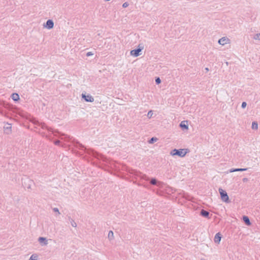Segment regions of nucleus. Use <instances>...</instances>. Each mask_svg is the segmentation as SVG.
Listing matches in <instances>:
<instances>
[{
	"mask_svg": "<svg viewBox=\"0 0 260 260\" xmlns=\"http://www.w3.org/2000/svg\"><path fill=\"white\" fill-rule=\"evenodd\" d=\"M246 106H247V103H246V102H243L242 103L241 108H242V109H244V108H246Z\"/></svg>",
	"mask_w": 260,
	"mask_h": 260,
	"instance_id": "obj_23",
	"label": "nucleus"
},
{
	"mask_svg": "<svg viewBox=\"0 0 260 260\" xmlns=\"http://www.w3.org/2000/svg\"><path fill=\"white\" fill-rule=\"evenodd\" d=\"M201 214L204 217H208L209 214V213L208 211H206L204 210H202L201 212Z\"/></svg>",
	"mask_w": 260,
	"mask_h": 260,
	"instance_id": "obj_15",
	"label": "nucleus"
},
{
	"mask_svg": "<svg viewBox=\"0 0 260 260\" xmlns=\"http://www.w3.org/2000/svg\"><path fill=\"white\" fill-rule=\"evenodd\" d=\"M11 97L12 99L15 102H18L20 100L19 95L17 93H13Z\"/></svg>",
	"mask_w": 260,
	"mask_h": 260,
	"instance_id": "obj_10",
	"label": "nucleus"
},
{
	"mask_svg": "<svg viewBox=\"0 0 260 260\" xmlns=\"http://www.w3.org/2000/svg\"><path fill=\"white\" fill-rule=\"evenodd\" d=\"M251 128L253 129H257L258 128V123L256 121H253L252 122Z\"/></svg>",
	"mask_w": 260,
	"mask_h": 260,
	"instance_id": "obj_14",
	"label": "nucleus"
},
{
	"mask_svg": "<svg viewBox=\"0 0 260 260\" xmlns=\"http://www.w3.org/2000/svg\"><path fill=\"white\" fill-rule=\"evenodd\" d=\"M82 98L86 102H93L94 101V98L89 94L86 95L82 93Z\"/></svg>",
	"mask_w": 260,
	"mask_h": 260,
	"instance_id": "obj_6",
	"label": "nucleus"
},
{
	"mask_svg": "<svg viewBox=\"0 0 260 260\" xmlns=\"http://www.w3.org/2000/svg\"><path fill=\"white\" fill-rule=\"evenodd\" d=\"M53 210H54V211L55 212H58V213H59V211H58V209H57V208H54V209H53Z\"/></svg>",
	"mask_w": 260,
	"mask_h": 260,
	"instance_id": "obj_29",
	"label": "nucleus"
},
{
	"mask_svg": "<svg viewBox=\"0 0 260 260\" xmlns=\"http://www.w3.org/2000/svg\"><path fill=\"white\" fill-rule=\"evenodd\" d=\"M188 149H178L176 148L171 150L170 154L172 156L177 155L181 157H183L185 155L189 152Z\"/></svg>",
	"mask_w": 260,
	"mask_h": 260,
	"instance_id": "obj_3",
	"label": "nucleus"
},
{
	"mask_svg": "<svg viewBox=\"0 0 260 260\" xmlns=\"http://www.w3.org/2000/svg\"><path fill=\"white\" fill-rule=\"evenodd\" d=\"M219 192L222 201L228 203L229 202V198L226 192L221 188L219 189Z\"/></svg>",
	"mask_w": 260,
	"mask_h": 260,
	"instance_id": "obj_5",
	"label": "nucleus"
},
{
	"mask_svg": "<svg viewBox=\"0 0 260 260\" xmlns=\"http://www.w3.org/2000/svg\"><path fill=\"white\" fill-rule=\"evenodd\" d=\"M144 49V46L142 44H140L138 47L131 51L130 54L134 57H138L141 55L140 52Z\"/></svg>",
	"mask_w": 260,
	"mask_h": 260,
	"instance_id": "obj_4",
	"label": "nucleus"
},
{
	"mask_svg": "<svg viewBox=\"0 0 260 260\" xmlns=\"http://www.w3.org/2000/svg\"><path fill=\"white\" fill-rule=\"evenodd\" d=\"M12 126L11 124L7 123L4 126V132L7 135H9L11 133Z\"/></svg>",
	"mask_w": 260,
	"mask_h": 260,
	"instance_id": "obj_7",
	"label": "nucleus"
},
{
	"mask_svg": "<svg viewBox=\"0 0 260 260\" xmlns=\"http://www.w3.org/2000/svg\"><path fill=\"white\" fill-rule=\"evenodd\" d=\"M39 241L40 242H42L43 241H45V239L44 238H42V237H40L39 239Z\"/></svg>",
	"mask_w": 260,
	"mask_h": 260,
	"instance_id": "obj_28",
	"label": "nucleus"
},
{
	"mask_svg": "<svg viewBox=\"0 0 260 260\" xmlns=\"http://www.w3.org/2000/svg\"><path fill=\"white\" fill-rule=\"evenodd\" d=\"M38 258V255L36 254H33L31 256L29 260H37Z\"/></svg>",
	"mask_w": 260,
	"mask_h": 260,
	"instance_id": "obj_20",
	"label": "nucleus"
},
{
	"mask_svg": "<svg viewBox=\"0 0 260 260\" xmlns=\"http://www.w3.org/2000/svg\"><path fill=\"white\" fill-rule=\"evenodd\" d=\"M150 182L152 184L154 185L156 183V180H151Z\"/></svg>",
	"mask_w": 260,
	"mask_h": 260,
	"instance_id": "obj_27",
	"label": "nucleus"
},
{
	"mask_svg": "<svg viewBox=\"0 0 260 260\" xmlns=\"http://www.w3.org/2000/svg\"><path fill=\"white\" fill-rule=\"evenodd\" d=\"M243 219L247 225H249L250 224V220L247 216H244Z\"/></svg>",
	"mask_w": 260,
	"mask_h": 260,
	"instance_id": "obj_16",
	"label": "nucleus"
},
{
	"mask_svg": "<svg viewBox=\"0 0 260 260\" xmlns=\"http://www.w3.org/2000/svg\"><path fill=\"white\" fill-rule=\"evenodd\" d=\"M42 129H46L49 132H51L53 135L57 137L66 141L71 142L73 146L77 149L82 150V152H77V154L82 156L83 159L90 162L93 166L108 171L112 173V170L115 171H119L120 165L115 163L113 161L109 160L104 155L98 153L91 149H88L80 143L78 140L73 139L70 136L60 133L55 132L51 128L48 127L45 123H41L40 125Z\"/></svg>",
	"mask_w": 260,
	"mask_h": 260,
	"instance_id": "obj_1",
	"label": "nucleus"
},
{
	"mask_svg": "<svg viewBox=\"0 0 260 260\" xmlns=\"http://www.w3.org/2000/svg\"><path fill=\"white\" fill-rule=\"evenodd\" d=\"M254 39L255 40H260V33L255 35V36L254 37Z\"/></svg>",
	"mask_w": 260,
	"mask_h": 260,
	"instance_id": "obj_22",
	"label": "nucleus"
},
{
	"mask_svg": "<svg viewBox=\"0 0 260 260\" xmlns=\"http://www.w3.org/2000/svg\"><path fill=\"white\" fill-rule=\"evenodd\" d=\"M155 82L156 85H158L161 83V79L159 77H155Z\"/></svg>",
	"mask_w": 260,
	"mask_h": 260,
	"instance_id": "obj_18",
	"label": "nucleus"
},
{
	"mask_svg": "<svg viewBox=\"0 0 260 260\" xmlns=\"http://www.w3.org/2000/svg\"><path fill=\"white\" fill-rule=\"evenodd\" d=\"M122 168L123 170H125L128 176L122 177L121 179H137L138 177H139V179H145L142 176H141V173L139 171L128 168L126 166H122ZM146 179H155V178L151 177L147 178Z\"/></svg>",
	"mask_w": 260,
	"mask_h": 260,
	"instance_id": "obj_2",
	"label": "nucleus"
},
{
	"mask_svg": "<svg viewBox=\"0 0 260 260\" xmlns=\"http://www.w3.org/2000/svg\"><path fill=\"white\" fill-rule=\"evenodd\" d=\"M44 26L48 29H52L54 26L53 21L51 19L47 20Z\"/></svg>",
	"mask_w": 260,
	"mask_h": 260,
	"instance_id": "obj_8",
	"label": "nucleus"
},
{
	"mask_svg": "<svg viewBox=\"0 0 260 260\" xmlns=\"http://www.w3.org/2000/svg\"><path fill=\"white\" fill-rule=\"evenodd\" d=\"M0 114L5 115V112L4 111V110L3 108L2 104H0Z\"/></svg>",
	"mask_w": 260,
	"mask_h": 260,
	"instance_id": "obj_19",
	"label": "nucleus"
},
{
	"mask_svg": "<svg viewBox=\"0 0 260 260\" xmlns=\"http://www.w3.org/2000/svg\"><path fill=\"white\" fill-rule=\"evenodd\" d=\"M129 5V4L127 2H125L122 4V7L123 8H125L127 7Z\"/></svg>",
	"mask_w": 260,
	"mask_h": 260,
	"instance_id": "obj_25",
	"label": "nucleus"
},
{
	"mask_svg": "<svg viewBox=\"0 0 260 260\" xmlns=\"http://www.w3.org/2000/svg\"><path fill=\"white\" fill-rule=\"evenodd\" d=\"M226 40L225 38H222L218 40V43L220 45H223L226 43Z\"/></svg>",
	"mask_w": 260,
	"mask_h": 260,
	"instance_id": "obj_13",
	"label": "nucleus"
},
{
	"mask_svg": "<svg viewBox=\"0 0 260 260\" xmlns=\"http://www.w3.org/2000/svg\"><path fill=\"white\" fill-rule=\"evenodd\" d=\"M180 127L183 131L187 130L188 129V125L187 121H182L179 124Z\"/></svg>",
	"mask_w": 260,
	"mask_h": 260,
	"instance_id": "obj_9",
	"label": "nucleus"
},
{
	"mask_svg": "<svg viewBox=\"0 0 260 260\" xmlns=\"http://www.w3.org/2000/svg\"><path fill=\"white\" fill-rule=\"evenodd\" d=\"M221 239V234L219 233H217L215 235V237H214V242L216 243L219 244L220 242Z\"/></svg>",
	"mask_w": 260,
	"mask_h": 260,
	"instance_id": "obj_11",
	"label": "nucleus"
},
{
	"mask_svg": "<svg viewBox=\"0 0 260 260\" xmlns=\"http://www.w3.org/2000/svg\"><path fill=\"white\" fill-rule=\"evenodd\" d=\"M109 238H112L113 237V233L112 231H110L108 234Z\"/></svg>",
	"mask_w": 260,
	"mask_h": 260,
	"instance_id": "obj_24",
	"label": "nucleus"
},
{
	"mask_svg": "<svg viewBox=\"0 0 260 260\" xmlns=\"http://www.w3.org/2000/svg\"><path fill=\"white\" fill-rule=\"evenodd\" d=\"M242 179H247V178H246V177H244L242 178Z\"/></svg>",
	"mask_w": 260,
	"mask_h": 260,
	"instance_id": "obj_32",
	"label": "nucleus"
},
{
	"mask_svg": "<svg viewBox=\"0 0 260 260\" xmlns=\"http://www.w3.org/2000/svg\"><path fill=\"white\" fill-rule=\"evenodd\" d=\"M157 140V138H156V137H152L149 140L148 142L149 144H153L154 142H156Z\"/></svg>",
	"mask_w": 260,
	"mask_h": 260,
	"instance_id": "obj_17",
	"label": "nucleus"
},
{
	"mask_svg": "<svg viewBox=\"0 0 260 260\" xmlns=\"http://www.w3.org/2000/svg\"><path fill=\"white\" fill-rule=\"evenodd\" d=\"M205 71H206V72H208V71H209V69H208V68H206L205 69Z\"/></svg>",
	"mask_w": 260,
	"mask_h": 260,
	"instance_id": "obj_30",
	"label": "nucleus"
},
{
	"mask_svg": "<svg viewBox=\"0 0 260 260\" xmlns=\"http://www.w3.org/2000/svg\"><path fill=\"white\" fill-rule=\"evenodd\" d=\"M53 143L55 145H57V146L61 145V142L59 140H54L53 141Z\"/></svg>",
	"mask_w": 260,
	"mask_h": 260,
	"instance_id": "obj_21",
	"label": "nucleus"
},
{
	"mask_svg": "<svg viewBox=\"0 0 260 260\" xmlns=\"http://www.w3.org/2000/svg\"><path fill=\"white\" fill-rule=\"evenodd\" d=\"M151 112H152L151 111H149V112H148V116H149V113H150Z\"/></svg>",
	"mask_w": 260,
	"mask_h": 260,
	"instance_id": "obj_31",
	"label": "nucleus"
},
{
	"mask_svg": "<svg viewBox=\"0 0 260 260\" xmlns=\"http://www.w3.org/2000/svg\"><path fill=\"white\" fill-rule=\"evenodd\" d=\"M247 168H237V169H231L230 170V172H235V171H246L247 170Z\"/></svg>",
	"mask_w": 260,
	"mask_h": 260,
	"instance_id": "obj_12",
	"label": "nucleus"
},
{
	"mask_svg": "<svg viewBox=\"0 0 260 260\" xmlns=\"http://www.w3.org/2000/svg\"><path fill=\"white\" fill-rule=\"evenodd\" d=\"M93 55V53L92 52H88L86 53V56H90Z\"/></svg>",
	"mask_w": 260,
	"mask_h": 260,
	"instance_id": "obj_26",
	"label": "nucleus"
}]
</instances>
